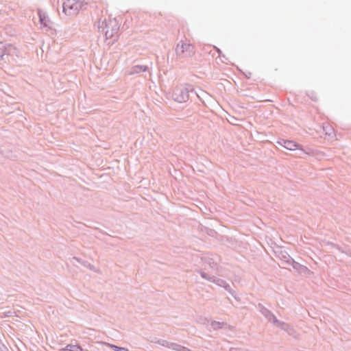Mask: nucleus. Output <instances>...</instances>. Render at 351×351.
<instances>
[{
	"label": "nucleus",
	"instance_id": "1",
	"mask_svg": "<svg viewBox=\"0 0 351 351\" xmlns=\"http://www.w3.org/2000/svg\"><path fill=\"white\" fill-rule=\"evenodd\" d=\"M192 95L199 97L197 93L194 91L191 86L188 87L179 86L174 88L172 98L176 102L184 103L189 99Z\"/></svg>",
	"mask_w": 351,
	"mask_h": 351
},
{
	"label": "nucleus",
	"instance_id": "2",
	"mask_svg": "<svg viewBox=\"0 0 351 351\" xmlns=\"http://www.w3.org/2000/svg\"><path fill=\"white\" fill-rule=\"evenodd\" d=\"M175 51L178 59L191 58L195 54V47L189 43L180 40L178 43Z\"/></svg>",
	"mask_w": 351,
	"mask_h": 351
},
{
	"label": "nucleus",
	"instance_id": "3",
	"mask_svg": "<svg viewBox=\"0 0 351 351\" xmlns=\"http://www.w3.org/2000/svg\"><path fill=\"white\" fill-rule=\"evenodd\" d=\"M86 3L79 0H66L62 5L63 12L66 15H75L82 9L85 8Z\"/></svg>",
	"mask_w": 351,
	"mask_h": 351
},
{
	"label": "nucleus",
	"instance_id": "4",
	"mask_svg": "<svg viewBox=\"0 0 351 351\" xmlns=\"http://www.w3.org/2000/svg\"><path fill=\"white\" fill-rule=\"evenodd\" d=\"M104 23H105V27H103L102 32L105 34L106 39L112 38L114 34L118 33L119 25L115 19L113 21L110 20L108 22L104 21L102 24Z\"/></svg>",
	"mask_w": 351,
	"mask_h": 351
},
{
	"label": "nucleus",
	"instance_id": "5",
	"mask_svg": "<svg viewBox=\"0 0 351 351\" xmlns=\"http://www.w3.org/2000/svg\"><path fill=\"white\" fill-rule=\"evenodd\" d=\"M283 147L288 150H298L299 152L298 154L300 157H302V155L304 154H311V149H304L302 145L298 144L293 141L286 140V142H283Z\"/></svg>",
	"mask_w": 351,
	"mask_h": 351
},
{
	"label": "nucleus",
	"instance_id": "6",
	"mask_svg": "<svg viewBox=\"0 0 351 351\" xmlns=\"http://www.w3.org/2000/svg\"><path fill=\"white\" fill-rule=\"evenodd\" d=\"M202 261L208 265L212 270L217 271L220 257L217 254H206L201 257Z\"/></svg>",
	"mask_w": 351,
	"mask_h": 351
},
{
	"label": "nucleus",
	"instance_id": "7",
	"mask_svg": "<svg viewBox=\"0 0 351 351\" xmlns=\"http://www.w3.org/2000/svg\"><path fill=\"white\" fill-rule=\"evenodd\" d=\"M257 308L260 313L267 319V321L272 323L274 325L276 326V324L280 321L276 318L275 315L271 311L265 307L262 304L258 303L257 305Z\"/></svg>",
	"mask_w": 351,
	"mask_h": 351
},
{
	"label": "nucleus",
	"instance_id": "8",
	"mask_svg": "<svg viewBox=\"0 0 351 351\" xmlns=\"http://www.w3.org/2000/svg\"><path fill=\"white\" fill-rule=\"evenodd\" d=\"M17 52V49L12 44H3L0 43V60H2L4 56H14L16 55Z\"/></svg>",
	"mask_w": 351,
	"mask_h": 351
},
{
	"label": "nucleus",
	"instance_id": "9",
	"mask_svg": "<svg viewBox=\"0 0 351 351\" xmlns=\"http://www.w3.org/2000/svg\"><path fill=\"white\" fill-rule=\"evenodd\" d=\"M276 327L285 330L287 332V334L295 339L298 337V333L295 330L293 326L290 325L288 323L279 321L278 323L276 326Z\"/></svg>",
	"mask_w": 351,
	"mask_h": 351
},
{
	"label": "nucleus",
	"instance_id": "10",
	"mask_svg": "<svg viewBox=\"0 0 351 351\" xmlns=\"http://www.w3.org/2000/svg\"><path fill=\"white\" fill-rule=\"evenodd\" d=\"M293 268L295 269L299 274L303 275H307L310 273V270L306 266L301 265L300 263L295 261L294 260L291 263Z\"/></svg>",
	"mask_w": 351,
	"mask_h": 351
},
{
	"label": "nucleus",
	"instance_id": "11",
	"mask_svg": "<svg viewBox=\"0 0 351 351\" xmlns=\"http://www.w3.org/2000/svg\"><path fill=\"white\" fill-rule=\"evenodd\" d=\"M38 14L39 16V21L40 24L43 25L44 27L50 28L49 23L51 21L47 14L40 9L38 10Z\"/></svg>",
	"mask_w": 351,
	"mask_h": 351
},
{
	"label": "nucleus",
	"instance_id": "12",
	"mask_svg": "<svg viewBox=\"0 0 351 351\" xmlns=\"http://www.w3.org/2000/svg\"><path fill=\"white\" fill-rule=\"evenodd\" d=\"M278 256L282 261L287 265H291L294 260L286 251H280Z\"/></svg>",
	"mask_w": 351,
	"mask_h": 351
},
{
	"label": "nucleus",
	"instance_id": "13",
	"mask_svg": "<svg viewBox=\"0 0 351 351\" xmlns=\"http://www.w3.org/2000/svg\"><path fill=\"white\" fill-rule=\"evenodd\" d=\"M148 66L146 65H135L132 67L130 74L140 73L147 71Z\"/></svg>",
	"mask_w": 351,
	"mask_h": 351
},
{
	"label": "nucleus",
	"instance_id": "14",
	"mask_svg": "<svg viewBox=\"0 0 351 351\" xmlns=\"http://www.w3.org/2000/svg\"><path fill=\"white\" fill-rule=\"evenodd\" d=\"M195 271L199 274L202 278L209 282H214L216 278L215 276L209 275L208 274L204 271L202 269H197Z\"/></svg>",
	"mask_w": 351,
	"mask_h": 351
},
{
	"label": "nucleus",
	"instance_id": "15",
	"mask_svg": "<svg viewBox=\"0 0 351 351\" xmlns=\"http://www.w3.org/2000/svg\"><path fill=\"white\" fill-rule=\"evenodd\" d=\"M213 283L219 287H223L226 291H229L230 289V285L223 279L215 278V280Z\"/></svg>",
	"mask_w": 351,
	"mask_h": 351
},
{
	"label": "nucleus",
	"instance_id": "16",
	"mask_svg": "<svg viewBox=\"0 0 351 351\" xmlns=\"http://www.w3.org/2000/svg\"><path fill=\"white\" fill-rule=\"evenodd\" d=\"M226 324L223 322H217V321H212L210 323V326L213 330H217L223 328Z\"/></svg>",
	"mask_w": 351,
	"mask_h": 351
},
{
	"label": "nucleus",
	"instance_id": "17",
	"mask_svg": "<svg viewBox=\"0 0 351 351\" xmlns=\"http://www.w3.org/2000/svg\"><path fill=\"white\" fill-rule=\"evenodd\" d=\"M169 348L176 351H191V350L186 347L172 342L171 344H170Z\"/></svg>",
	"mask_w": 351,
	"mask_h": 351
},
{
	"label": "nucleus",
	"instance_id": "18",
	"mask_svg": "<svg viewBox=\"0 0 351 351\" xmlns=\"http://www.w3.org/2000/svg\"><path fill=\"white\" fill-rule=\"evenodd\" d=\"M64 350H68V351H82L83 350L82 348L77 344H76V345L68 344L64 348Z\"/></svg>",
	"mask_w": 351,
	"mask_h": 351
},
{
	"label": "nucleus",
	"instance_id": "19",
	"mask_svg": "<svg viewBox=\"0 0 351 351\" xmlns=\"http://www.w3.org/2000/svg\"><path fill=\"white\" fill-rule=\"evenodd\" d=\"M152 343H158L162 346L169 348L170 347V344H171V342H169L164 339H158L156 341H152Z\"/></svg>",
	"mask_w": 351,
	"mask_h": 351
},
{
	"label": "nucleus",
	"instance_id": "20",
	"mask_svg": "<svg viewBox=\"0 0 351 351\" xmlns=\"http://www.w3.org/2000/svg\"><path fill=\"white\" fill-rule=\"evenodd\" d=\"M73 259L76 261L77 263H79L80 264L82 265L83 266H84L85 267L88 268V267L90 266V263L88 262L87 261H84L80 258H78V257H73Z\"/></svg>",
	"mask_w": 351,
	"mask_h": 351
},
{
	"label": "nucleus",
	"instance_id": "21",
	"mask_svg": "<svg viewBox=\"0 0 351 351\" xmlns=\"http://www.w3.org/2000/svg\"><path fill=\"white\" fill-rule=\"evenodd\" d=\"M108 346L112 348L114 351H129L128 348L119 347L114 344L108 343Z\"/></svg>",
	"mask_w": 351,
	"mask_h": 351
},
{
	"label": "nucleus",
	"instance_id": "22",
	"mask_svg": "<svg viewBox=\"0 0 351 351\" xmlns=\"http://www.w3.org/2000/svg\"><path fill=\"white\" fill-rule=\"evenodd\" d=\"M308 96L313 101H317L318 100V97L317 96V94L315 92H313V91H311L310 93H308Z\"/></svg>",
	"mask_w": 351,
	"mask_h": 351
},
{
	"label": "nucleus",
	"instance_id": "23",
	"mask_svg": "<svg viewBox=\"0 0 351 351\" xmlns=\"http://www.w3.org/2000/svg\"><path fill=\"white\" fill-rule=\"evenodd\" d=\"M228 291L230 293V295H231L232 297H234L235 299H237L236 293H235V291H234V290H232V289H231V287H230V289H229V291Z\"/></svg>",
	"mask_w": 351,
	"mask_h": 351
},
{
	"label": "nucleus",
	"instance_id": "24",
	"mask_svg": "<svg viewBox=\"0 0 351 351\" xmlns=\"http://www.w3.org/2000/svg\"><path fill=\"white\" fill-rule=\"evenodd\" d=\"M286 140L287 139H283V138H280L278 141H277V143L280 145V146H282L283 147V142H286Z\"/></svg>",
	"mask_w": 351,
	"mask_h": 351
},
{
	"label": "nucleus",
	"instance_id": "25",
	"mask_svg": "<svg viewBox=\"0 0 351 351\" xmlns=\"http://www.w3.org/2000/svg\"><path fill=\"white\" fill-rule=\"evenodd\" d=\"M5 349H7L6 347L1 342H0V350L3 351V350Z\"/></svg>",
	"mask_w": 351,
	"mask_h": 351
},
{
	"label": "nucleus",
	"instance_id": "26",
	"mask_svg": "<svg viewBox=\"0 0 351 351\" xmlns=\"http://www.w3.org/2000/svg\"><path fill=\"white\" fill-rule=\"evenodd\" d=\"M244 75L247 79H250L251 77L252 73L251 72H248L247 73H244Z\"/></svg>",
	"mask_w": 351,
	"mask_h": 351
},
{
	"label": "nucleus",
	"instance_id": "27",
	"mask_svg": "<svg viewBox=\"0 0 351 351\" xmlns=\"http://www.w3.org/2000/svg\"><path fill=\"white\" fill-rule=\"evenodd\" d=\"M88 269H89L91 271H95V267L93 265H92L91 263H90V266L88 267Z\"/></svg>",
	"mask_w": 351,
	"mask_h": 351
},
{
	"label": "nucleus",
	"instance_id": "28",
	"mask_svg": "<svg viewBox=\"0 0 351 351\" xmlns=\"http://www.w3.org/2000/svg\"><path fill=\"white\" fill-rule=\"evenodd\" d=\"M215 49H216L217 52V53H219V55L220 56V55H221V51L219 48H217V47H215Z\"/></svg>",
	"mask_w": 351,
	"mask_h": 351
},
{
	"label": "nucleus",
	"instance_id": "29",
	"mask_svg": "<svg viewBox=\"0 0 351 351\" xmlns=\"http://www.w3.org/2000/svg\"><path fill=\"white\" fill-rule=\"evenodd\" d=\"M157 340H158L156 337H154L153 339L151 340L152 341H156Z\"/></svg>",
	"mask_w": 351,
	"mask_h": 351
},
{
	"label": "nucleus",
	"instance_id": "30",
	"mask_svg": "<svg viewBox=\"0 0 351 351\" xmlns=\"http://www.w3.org/2000/svg\"><path fill=\"white\" fill-rule=\"evenodd\" d=\"M237 348H230V351H235Z\"/></svg>",
	"mask_w": 351,
	"mask_h": 351
}]
</instances>
